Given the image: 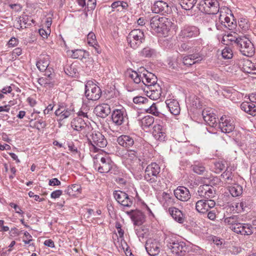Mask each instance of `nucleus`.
Wrapping results in <instances>:
<instances>
[{"mask_svg": "<svg viewBox=\"0 0 256 256\" xmlns=\"http://www.w3.org/2000/svg\"><path fill=\"white\" fill-rule=\"evenodd\" d=\"M199 30L198 28L194 26H185L181 30L180 34V36L185 38H192V37L196 36L199 34Z\"/></svg>", "mask_w": 256, "mask_h": 256, "instance_id": "obj_18", "label": "nucleus"}, {"mask_svg": "<svg viewBox=\"0 0 256 256\" xmlns=\"http://www.w3.org/2000/svg\"><path fill=\"white\" fill-rule=\"evenodd\" d=\"M198 194L201 198L206 199L196 202V209L198 212L204 214L215 206L214 200L211 199L214 196L215 191L211 186L207 184L200 186L198 188Z\"/></svg>", "mask_w": 256, "mask_h": 256, "instance_id": "obj_1", "label": "nucleus"}, {"mask_svg": "<svg viewBox=\"0 0 256 256\" xmlns=\"http://www.w3.org/2000/svg\"><path fill=\"white\" fill-rule=\"evenodd\" d=\"M87 40L88 44L94 48L96 52L100 54L101 50L100 48L95 34L92 32H90L87 36Z\"/></svg>", "mask_w": 256, "mask_h": 256, "instance_id": "obj_35", "label": "nucleus"}, {"mask_svg": "<svg viewBox=\"0 0 256 256\" xmlns=\"http://www.w3.org/2000/svg\"><path fill=\"white\" fill-rule=\"evenodd\" d=\"M198 0H180V4L185 10H191L195 5Z\"/></svg>", "mask_w": 256, "mask_h": 256, "instance_id": "obj_46", "label": "nucleus"}, {"mask_svg": "<svg viewBox=\"0 0 256 256\" xmlns=\"http://www.w3.org/2000/svg\"><path fill=\"white\" fill-rule=\"evenodd\" d=\"M168 212L172 218L180 224H182L185 221V214L179 209L175 207H170Z\"/></svg>", "mask_w": 256, "mask_h": 256, "instance_id": "obj_27", "label": "nucleus"}, {"mask_svg": "<svg viewBox=\"0 0 256 256\" xmlns=\"http://www.w3.org/2000/svg\"><path fill=\"white\" fill-rule=\"evenodd\" d=\"M88 138L91 146L90 150L97 152L99 148H104L107 145V140L102 133L97 131H92L89 134L84 136Z\"/></svg>", "mask_w": 256, "mask_h": 256, "instance_id": "obj_6", "label": "nucleus"}, {"mask_svg": "<svg viewBox=\"0 0 256 256\" xmlns=\"http://www.w3.org/2000/svg\"><path fill=\"white\" fill-rule=\"evenodd\" d=\"M152 9L156 14L161 13L163 14L168 12L169 8L167 3L162 0H158L154 3Z\"/></svg>", "mask_w": 256, "mask_h": 256, "instance_id": "obj_28", "label": "nucleus"}, {"mask_svg": "<svg viewBox=\"0 0 256 256\" xmlns=\"http://www.w3.org/2000/svg\"><path fill=\"white\" fill-rule=\"evenodd\" d=\"M229 192L232 196H238L242 192V188L238 184H234L229 187Z\"/></svg>", "mask_w": 256, "mask_h": 256, "instance_id": "obj_47", "label": "nucleus"}, {"mask_svg": "<svg viewBox=\"0 0 256 256\" xmlns=\"http://www.w3.org/2000/svg\"><path fill=\"white\" fill-rule=\"evenodd\" d=\"M219 128L222 132L225 134H229L232 132L234 129V121L226 116H222L218 124Z\"/></svg>", "mask_w": 256, "mask_h": 256, "instance_id": "obj_14", "label": "nucleus"}, {"mask_svg": "<svg viewBox=\"0 0 256 256\" xmlns=\"http://www.w3.org/2000/svg\"><path fill=\"white\" fill-rule=\"evenodd\" d=\"M233 169L227 168L226 170L222 174L221 176L228 183H230L233 180Z\"/></svg>", "mask_w": 256, "mask_h": 256, "instance_id": "obj_45", "label": "nucleus"}, {"mask_svg": "<svg viewBox=\"0 0 256 256\" xmlns=\"http://www.w3.org/2000/svg\"><path fill=\"white\" fill-rule=\"evenodd\" d=\"M111 7L112 9V11L122 12L127 9L128 4L125 2L117 1L112 3Z\"/></svg>", "mask_w": 256, "mask_h": 256, "instance_id": "obj_40", "label": "nucleus"}, {"mask_svg": "<svg viewBox=\"0 0 256 256\" xmlns=\"http://www.w3.org/2000/svg\"><path fill=\"white\" fill-rule=\"evenodd\" d=\"M160 170V168L156 163L152 162L148 164L144 172V180L150 184L156 183Z\"/></svg>", "mask_w": 256, "mask_h": 256, "instance_id": "obj_11", "label": "nucleus"}, {"mask_svg": "<svg viewBox=\"0 0 256 256\" xmlns=\"http://www.w3.org/2000/svg\"><path fill=\"white\" fill-rule=\"evenodd\" d=\"M64 72L68 76L72 77H76L78 74V66L74 63L66 66L64 68Z\"/></svg>", "mask_w": 256, "mask_h": 256, "instance_id": "obj_39", "label": "nucleus"}, {"mask_svg": "<svg viewBox=\"0 0 256 256\" xmlns=\"http://www.w3.org/2000/svg\"><path fill=\"white\" fill-rule=\"evenodd\" d=\"M165 243L170 252L176 256H184L188 251V248L186 243L176 240L174 237L166 236L165 238Z\"/></svg>", "mask_w": 256, "mask_h": 256, "instance_id": "obj_4", "label": "nucleus"}, {"mask_svg": "<svg viewBox=\"0 0 256 256\" xmlns=\"http://www.w3.org/2000/svg\"><path fill=\"white\" fill-rule=\"evenodd\" d=\"M129 77L134 83L140 84L142 82L148 88L157 84V78L156 76L147 70L140 74L136 71H132L129 74Z\"/></svg>", "mask_w": 256, "mask_h": 256, "instance_id": "obj_3", "label": "nucleus"}, {"mask_svg": "<svg viewBox=\"0 0 256 256\" xmlns=\"http://www.w3.org/2000/svg\"><path fill=\"white\" fill-rule=\"evenodd\" d=\"M46 126V124L45 122L40 120L34 122V127L40 130V129L44 128Z\"/></svg>", "mask_w": 256, "mask_h": 256, "instance_id": "obj_56", "label": "nucleus"}, {"mask_svg": "<svg viewBox=\"0 0 256 256\" xmlns=\"http://www.w3.org/2000/svg\"><path fill=\"white\" fill-rule=\"evenodd\" d=\"M234 34H236V33L234 32ZM240 36H236V35L234 36L232 34H228L227 35H224L222 38V42L226 45H228L229 44H232L233 43L236 44L238 45V40H240Z\"/></svg>", "mask_w": 256, "mask_h": 256, "instance_id": "obj_38", "label": "nucleus"}, {"mask_svg": "<svg viewBox=\"0 0 256 256\" xmlns=\"http://www.w3.org/2000/svg\"><path fill=\"white\" fill-rule=\"evenodd\" d=\"M60 184V182L56 178L50 179L48 182V184L51 186H59Z\"/></svg>", "mask_w": 256, "mask_h": 256, "instance_id": "obj_64", "label": "nucleus"}, {"mask_svg": "<svg viewBox=\"0 0 256 256\" xmlns=\"http://www.w3.org/2000/svg\"><path fill=\"white\" fill-rule=\"evenodd\" d=\"M117 142L119 145L126 150L132 148L134 144V138L132 136L124 134L118 138Z\"/></svg>", "mask_w": 256, "mask_h": 256, "instance_id": "obj_25", "label": "nucleus"}, {"mask_svg": "<svg viewBox=\"0 0 256 256\" xmlns=\"http://www.w3.org/2000/svg\"><path fill=\"white\" fill-rule=\"evenodd\" d=\"M174 194L178 200L186 202L190 198L189 190L184 186H178L174 190Z\"/></svg>", "mask_w": 256, "mask_h": 256, "instance_id": "obj_24", "label": "nucleus"}, {"mask_svg": "<svg viewBox=\"0 0 256 256\" xmlns=\"http://www.w3.org/2000/svg\"><path fill=\"white\" fill-rule=\"evenodd\" d=\"M132 220L135 225L142 224L145 221V216L143 212L140 210L135 211L132 216Z\"/></svg>", "mask_w": 256, "mask_h": 256, "instance_id": "obj_37", "label": "nucleus"}, {"mask_svg": "<svg viewBox=\"0 0 256 256\" xmlns=\"http://www.w3.org/2000/svg\"><path fill=\"white\" fill-rule=\"evenodd\" d=\"M222 55L224 59H230L233 56L232 50L226 47L222 52Z\"/></svg>", "mask_w": 256, "mask_h": 256, "instance_id": "obj_51", "label": "nucleus"}, {"mask_svg": "<svg viewBox=\"0 0 256 256\" xmlns=\"http://www.w3.org/2000/svg\"><path fill=\"white\" fill-rule=\"evenodd\" d=\"M171 25L170 20L158 15L152 17L150 20V28L156 33L164 34L170 30Z\"/></svg>", "mask_w": 256, "mask_h": 256, "instance_id": "obj_5", "label": "nucleus"}, {"mask_svg": "<svg viewBox=\"0 0 256 256\" xmlns=\"http://www.w3.org/2000/svg\"><path fill=\"white\" fill-rule=\"evenodd\" d=\"M234 232L238 234L244 236H250L254 232L252 226L250 224L240 222L238 226L234 228Z\"/></svg>", "mask_w": 256, "mask_h": 256, "instance_id": "obj_23", "label": "nucleus"}, {"mask_svg": "<svg viewBox=\"0 0 256 256\" xmlns=\"http://www.w3.org/2000/svg\"><path fill=\"white\" fill-rule=\"evenodd\" d=\"M236 26V20L233 18L230 21L227 22L225 28H228L229 30H234Z\"/></svg>", "mask_w": 256, "mask_h": 256, "instance_id": "obj_55", "label": "nucleus"}, {"mask_svg": "<svg viewBox=\"0 0 256 256\" xmlns=\"http://www.w3.org/2000/svg\"><path fill=\"white\" fill-rule=\"evenodd\" d=\"M38 83L41 86L47 88H50L54 86V78L44 76L38 79Z\"/></svg>", "mask_w": 256, "mask_h": 256, "instance_id": "obj_42", "label": "nucleus"}, {"mask_svg": "<svg viewBox=\"0 0 256 256\" xmlns=\"http://www.w3.org/2000/svg\"><path fill=\"white\" fill-rule=\"evenodd\" d=\"M164 130L162 126L160 124H155L153 127L152 135H154V134L160 133Z\"/></svg>", "mask_w": 256, "mask_h": 256, "instance_id": "obj_60", "label": "nucleus"}, {"mask_svg": "<svg viewBox=\"0 0 256 256\" xmlns=\"http://www.w3.org/2000/svg\"><path fill=\"white\" fill-rule=\"evenodd\" d=\"M154 122V118L150 116H144L140 120V125L144 130L150 128Z\"/></svg>", "mask_w": 256, "mask_h": 256, "instance_id": "obj_41", "label": "nucleus"}, {"mask_svg": "<svg viewBox=\"0 0 256 256\" xmlns=\"http://www.w3.org/2000/svg\"><path fill=\"white\" fill-rule=\"evenodd\" d=\"M158 198L160 202L166 208L174 204V198L172 194L163 192L158 194Z\"/></svg>", "mask_w": 256, "mask_h": 256, "instance_id": "obj_19", "label": "nucleus"}, {"mask_svg": "<svg viewBox=\"0 0 256 256\" xmlns=\"http://www.w3.org/2000/svg\"><path fill=\"white\" fill-rule=\"evenodd\" d=\"M182 60L178 56H172L168 59V64L170 68L178 70L180 68Z\"/></svg>", "mask_w": 256, "mask_h": 256, "instance_id": "obj_36", "label": "nucleus"}, {"mask_svg": "<svg viewBox=\"0 0 256 256\" xmlns=\"http://www.w3.org/2000/svg\"><path fill=\"white\" fill-rule=\"evenodd\" d=\"M146 112L156 116H158L160 112H158L156 104L153 103L148 108L146 109Z\"/></svg>", "mask_w": 256, "mask_h": 256, "instance_id": "obj_53", "label": "nucleus"}, {"mask_svg": "<svg viewBox=\"0 0 256 256\" xmlns=\"http://www.w3.org/2000/svg\"><path fill=\"white\" fill-rule=\"evenodd\" d=\"M90 110V108L89 106L83 104L81 108L77 113L78 116L76 117H80L81 118L88 120V112Z\"/></svg>", "mask_w": 256, "mask_h": 256, "instance_id": "obj_43", "label": "nucleus"}, {"mask_svg": "<svg viewBox=\"0 0 256 256\" xmlns=\"http://www.w3.org/2000/svg\"><path fill=\"white\" fill-rule=\"evenodd\" d=\"M203 58V56L199 53L192 54L184 57L182 64L184 66H190L201 61Z\"/></svg>", "mask_w": 256, "mask_h": 256, "instance_id": "obj_21", "label": "nucleus"}, {"mask_svg": "<svg viewBox=\"0 0 256 256\" xmlns=\"http://www.w3.org/2000/svg\"><path fill=\"white\" fill-rule=\"evenodd\" d=\"M147 96L152 100H157L161 96V88L157 84L148 88Z\"/></svg>", "mask_w": 256, "mask_h": 256, "instance_id": "obj_31", "label": "nucleus"}, {"mask_svg": "<svg viewBox=\"0 0 256 256\" xmlns=\"http://www.w3.org/2000/svg\"><path fill=\"white\" fill-rule=\"evenodd\" d=\"M234 18V16L230 14V16H228L226 14H220L219 16L220 24L216 23L215 26L218 30H223L226 28V24L231 20Z\"/></svg>", "mask_w": 256, "mask_h": 256, "instance_id": "obj_33", "label": "nucleus"}, {"mask_svg": "<svg viewBox=\"0 0 256 256\" xmlns=\"http://www.w3.org/2000/svg\"><path fill=\"white\" fill-rule=\"evenodd\" d=\"M166 104L170 113L174 116L180 114V108L178 102L174 99H168L166 100Z\"/></svg>", "mask_w": 256, "mask_h": 256, "instance_id": "obj_29", "label": "nucleus"}, {"mask_svg": "<svg viewBox=\"0 0 256 256\" xmlns=\"http://www.w3.org/2000/svg\"><path fill=\"white\" fill-rule=\"evenodd\" d=\"M154 137L157 140H158L159 141L162 142L165 140V138L166 137V132L164 131L160 132V133L158 134H154V135H153Z\"/></svg>", "mask_w": 256, "mask_h": 256, "instance_id": "obj_58", "label": "nucleus"}, {"mask_svg": "<svg viewBox=\"0 0 256 256\" xmlns=\"http://www.w3.org/2000/svg\"><path fill=\"white\" fill-rule=\"evenodd\" d=\"M160 242L155 239L148 240L146 244V248L148 254L150 256L158 255L160 252Z\"/></svg>", "mask_w": 256, "mask_h": 256, "instance_id": "obj_16", "label": "nucleus"}, {"mask_svg": "<svg viewBox=\"0 0 256 256\" xmlns=\"http://www.w3.org/2000/svg\"><path fill=\"white\" fill-rule=\"evenodd\" d=\"M192 170L198 174H202L205 172V167L201 164H194L192 166Z\"/></svg>", "mask_w": 256, "mask_h": 256, "instance_id": "obj_52", "label": "nucleus"}, {"mask_svg": "<svg viewBox=\"0 0 256 256\" xmlns=\"http://www.w3.org/2000/svg\"><path fill=\"white\" fill-rule=\"evenodd\" d=\"M144 40L143 31L139 29L132 30L127 36L128 44L134 49L137 48Z\"/></svg>", "mask_w": 256, "mask_h": 256, "instance_id": "obj_9", "label": "nucleus"}, {"mask_svg": "<svg viewBox=\"0 0 256 256\" xmlns=\"http://www.w3.org/2000/svg\"><path fill=\"white\" fill-rule=\"evenodd\" d=\"M112 120L116 125L118 126L122 125L127 120L126 110L124 108L114 110L112 112Z\"/></svg>", "mask_w": 256, "mask_h": 256, "instance_id": "obj_15", "label": "nucleus"}, {"mask_svg": "<svg viewBox=\"0 0 256 256\" xmlns=\"http://www.w3.org/2000/svg\"><path fill=\"white\" fill-rule=\"evenodd\" d=\"M38 32L40 36L44 38H46L50 34V29L46 28V30H44V28H40Z\"/></svg>", "mask_w": 256, "mask_h": 256, "instance_id": "obj_59", "label": "nucleus"}, {"mask_svg": "<svg viewBox=\"0 0 256 256\" xmlns=\"http://www.w3.org/2000/svg\"><path fill=\"white\" fill-rule=\"evenodd\" d=\"M100 88L92 81L88 80L85 84V96L88 100H97L102 96Z\"/></svg>", "mask_w": 256, "mask_h": 256, "instance_id": "obj_8", "label": "nucleus"}, {"mask_svg": "<svg viewBox=\"0 0 256 256\" xmlns=\"http://www.w3.org/2000/svg\"><path fill=\"white\" fill-rule=\"evenodd\" d=\"M243 70L246 73H254L253 71L256 70V64L251 61L246 60L244 62L243 65Z\"/></svg>", "mask_w": 256, "mask_h": 256, "instance_id": "obj_44", "label": "nucleus"}, {"mask_svg": "<svg viewBox=\"0 0 256 256\" xmlns=\"http://www.w3.org/2000/svg\"><path fill=\"white\" fill-rule=\"evenodd\" d=\"M155 54V50L149 47L144 48L140 52V55L144 58H150Z\"/></svg>", "mask_w": 256, "mask_h": 256, "instance_id": "obj_48", "label": "nucleus"}, {"mask_svg": "<svg viewBox=\"0 0 256 256\" xmlns=\"http://www.w3.org/2000/svg\"><path fill=\"white\" fill-rule=\"evenodd\" d=\"M71 126L74 130L80 132L84 136L89 134L93 130L88 120L80 117H76L72 119Z\"/></svg>", "mask_w": 256, "mask_h": 256, "instance_id": "obj_7", "label": "nucleus"}, {"mask_svg": "<svg viewBox=\"0 0 256 256\" xmlns=\"http://www.w3.org/2000/svg\"><path fill=\"white\" fill-rule=\"evenodd\" d=\"M148 101V98L143 96H136L133 98L134 102L136 104H146Z\"/></svg>", "mask_w": 256, "mask_h": 256, "instance_id": "obj_54", "label": "nucleus"}, {"mask_svg": "<svg viewBox=\"0 0 256 256\" xmlns=\"http://www.w3.org/2000/svg\"><path fill=\"white\" fill-rule=\"evenodd\" d=\"M202 116L205 122L212 127H215L217 124L216 116L212 110H204Z\"/></svg>", "mask_w": 256, "mask_h": 256, "instance_id": "obj_22", "label": "nucleus"}, {"mask_svg": "<svg viewBox=\"0 0 256 256\" xmlns=\"http://www.w3.org/2000/svg\"><path fill=\"white\" fill-rule=\"evenodd\" d=\"M214 170L216 173L220 172L226 167V162L218 160L214 163Z\"/></svg>", "mask_w": 256, "mask_h": 256, "instance_id": "obj_49", "label": "nucleus"}, {"mask_svg": "<svg viewBox=\"0 0 256 256\" xmlns=\"http://www.w3.org/2000/svg\"><path fill=\"white\" fill-rule=\"evenodd\" d=\"M119 154L126 164L132 166L138 162V152L136 150H122Z\"/></svg>", "mask_w": 256, "mask_h": 256, "instance_id": "obj_12", "label": "nucleus"}, {"mask_svg": "<svg viewBox=\"0 0 256 256\" xmlns=\"http://www.w3.org/2000/svg\"><path fill=\"white\" fill-rule=\"evenodd\" d=\"M116 200L124 207L130 208L134 204V198L120 190H116L114 192Z\"/></svg>", "mask_w": 256, "mask_h": 256, "instance_id": "obj_13", "label": "nucleus"}, {"mask_svg": "<svg viewBox=\"0 0 256 256\" xmlns=\"http://www.w3.org/2000/svg\"><path fill=\"white\" fill-rule=\"evenodd\" d=\"M49 56L48 55L41 56L36 62L38 68L41 72L46 70L49 66Z\"/></svg>", "mask_w": 256, "mask_h": 256, "instance_id": "obj_34", "label": "nucleus"}, {"mask_svg": "<svg viewBox=\"0 0 256 256\" xmlns=\"http://www.w3.org/2000/svg\"><path fill=\"white\" fill-rule=\"evenodd\" d=\"M240 52L246 56H252L254 54V44L250 39L246 36H241L238 40V45Z\"/></svg>", "mask_w": 256, "mask_h": 256, "instance_id": "obj_10", "label": "nucleus"}, {"mask_svg": "<svg viewBox=\"0 0 256 256\" xmlns=\"http://www.w3.org/2000/svg\"><path fill=\"white\" fill-rule=\"evenodd\" d=\"M95 111L98 116L104 118L110 113L111 108L108 104H102L96 107Z\"/></svg>", "mask_w": 256, "mask_h": 256, "instance_id": "obj_30", "label": "nucleus"}, {"mask_svg": "<svg viewBox=\"0 0 256 256\" xmlns=\"http://www.w3.org/2000/svg\"><path fill=\"white\" fill-rule=\"evenodd\" d=\"M62 194V190H56L52 192L50 194V197L52 198H58Z\"/></svg>", "mask_w": 256, "mask_h": 256, "instance_id": "obj_62", "label": "nucleus"}, {"mask_svg": "<svg viewBox=\"0 0 256 256\" xmlns=\"http://www.w3.org/2000/svg\"><path fill=\"white\" fill-rule=\"evenodd\" d=\"M240 108L253 116H256V106L253 102H244L240 104Z\"/></svg>", "mask_w": 256, "mask_h": 256, "instance_id": "obj_32", "label": "nucleus"}, {"mask_svg": "<svg viewBox=\"0 0 256 256\" xmlns=\"http://www.w3.org/2000/svg\"><path fill=\"white\" fill-rule=\"evenodd\" d=\"M72 112L73 109L68 108L64 104H60L55 111V114L60 116V119L63 120L68 118Z\"/></svg>", "mask_w": 256, "mask_h": 256, "instance_id": "obj_20", "label": "nucleus"}, {"mask_svg": "<svg viewBox=\"0 0 256 256\" xmlns=\"http://www.w3.org/2000/svg\"><path fill=\"white\" fill-rule=\"evenodd\" d=\"M94 167L101 174H114L115 165L108 156L98 154L94 156Z\"/></svg>", "mask_w": 256, "mask_h": 256, "instance_id": "obj_2", "label": "nucleus"}, {"mask_svg": "<svg viewBox=\"0 0 256 256\" xmlns=\"http://www.w3.org/2000/svg\"><path fill=\"white\" fill-rule=\"evenodd\" d=\"M71 56L73 58H80L82 56L83 52L80 50H72Z\"/></svg>", "mask_w": 256, "mask_h": 256, "instance_id": "obj_57", "label": "nucleus"}, {"mask_svg": "<svg viewBox=\"0 0 256 256\" xmlns=\"http://www.w3.org/2000/svg\"><path fill=\"white\" fill-rule=\"evenodd\" d=\"M242 216L240 215H232L224 218V222L225 224L230 226V228L234 231V228L238 226L240 222H243Z\"/></svg>", "mask_w": 256, "mask_h": 256, "instance_id": "obj_26", "label": "nucleus"}, {"mask_svg": "<svg viewBox=\"0 0 256 256\" xmlns=\"http://www.w3.org/2000/svg\"><path fill=\"white\" fill-rule=\"evenodd\" d=\"M202 5L204 10L208 14H215L219 11V4L217 0H204Z\"/></svg>", "mask_w": 256, "mask_h": 256, "instance_id": "obj_17", "label": "nucleus"}, {"mask_svg": "<svg viewBox=\"0 0 256 256\" xmlns=\"http://www.w3.org/2000/svg\"><path fill=\"white\" fill-rule=\"evenodd\" d=\"M232 207H235L236 210L238 212L244 211L246 208L248 207V204L246 201H242L240 202L234 204Z\"/></svg>", "mask_w": 256, "mask_h": 256, "instance_id": "obj_50", "label": "nucleus"}, {"mask_svg": "<svg viewBox=\"0 0 256 256\" xmlns=\"http://www.w3.org/2000/svg\"><path fill=\"white\" fill-rule=\"evenodd\" d=\"M239 26L244 32L248 30L250 27L249 24L247 22H245L242 20H240L239 22Z\"/></svg>", "mask_w": 256, "mask_h": 256, "instance_id": "obj_63", "label": "nucleus"}, {"mask_svg": "<svg viewBox=\"0 0 256 256\" xmlns=\"http://www.w3.org/2000/svg\"><path fill=\"white\" fill-rule=\"evenodd\" d=\"M24 236L25 239L23 240V242L25 244H29L32 240V236L28 232H24Z\"/></svg>", "mask_w": 256, "mask_h": 256, "instance_id": "obj_61", "label": "nucleus"}]
</instances>
